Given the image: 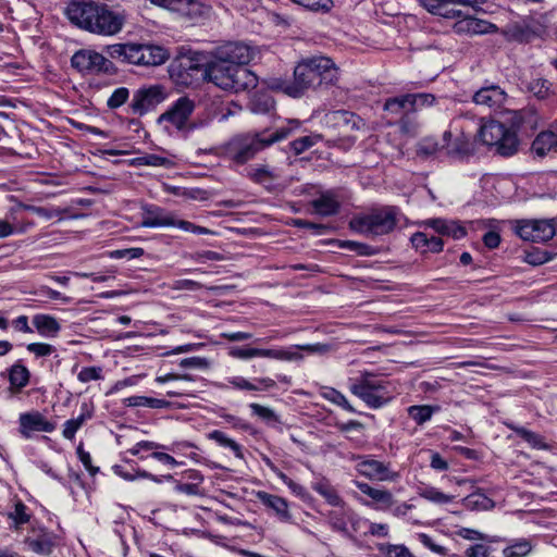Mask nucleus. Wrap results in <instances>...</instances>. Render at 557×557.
<instances>
[{
  "mask_svg": "<svg viewBox=\"0 0 557 557\" xmlns=\"http://www.w3.org/2000/svg\"><path fill=\"white\" fill-rule=\"evenodd\" d=\"M418 2L432 15L455 20L462 16V10L457 7H474L484 3L485 0H418Z\"/></svg>",
  "mask_w": 557,
  "mask_h": 557,
  "instance_id": "9b49d317",
  "label": "nucleus"
},
{
  "mask_svg": "<svg viewBox=\"0 0 557 557\" xmlns=\"http://www.w3.org/2000/svg\"><path fill=\"white\" fill-rule=\"evenodd\" d=\"M150 2L171 11L187 13L188 8L195 3V0H150Z\"/></svg>",
  "mask_w": 557,
  "mask_h": 557,
  "instance_id": "3c124183",
  "label": "nucleus"
},
{
  "mask_svg": "<svg viewBox=\"0 0 557 557\" xmlns=\"http://www.w3.org/2000/svg\"><path fill=\"white\" fill-rule=\"evenodd\" d=\"M20 433L29 438L35 432H52L55 426L38 411L22 413L18 418Z\"/></svg>",
  "mask_w": 557,
  "mask_h": 557,
  "instance_id": "a211bd4d",
  "label": "nucleus"
},
{
  "mask_svg": "<svg viewBox=\"0 0 557 557\" xmlns=\"http://www.w3.org/2000/svg\"><path fill=\"white\" fill-rule=\"evenodd\" d=\"M141 44H114L108 46V54L121 62L141 65Z\"/></svg>",
  "mask_w": 557,
  "mask_h": 557,
  "instance_id": "6ab92c4d",
  "label": "nucleus"
},
{
  "mask_svg": "<svg viewBox=\"0 0 557 557\" xmlns=\"http://www.w3.org/2000/svg\"><path fill=\"white\" fill-rule=\"evenodd\" d=\"M356 470L361 475L374 481H396L399 476L397 472L389 469L388 465L375 459H362L356 465Z\"/></svg>",
  "mask_w": 557,
  "mask_h": 557,
  "instance_id": "f3484780",
  "label": "nucleus"
},
{
  "mask_svg": "<svg viewBox=\"0 0 557 557\" xmlns=\"http://www.w3.org/2000/svg\"><path fill=\"white\" fill-rule=\"evenodd\" d=\"M368 531L364 534H370L376 537H387L389 535V527L386 523H376L368 521Z\"/></svg>",
  "mask_w": 557,
  "mask_h": 557,
  "instance_id": "774afa93",
  "label": "nucleus"
},
{
  "mask_svg": "<svg viewBox=\"0 0 557 557\" xmlns=\"http://www.w3.org/2000/svg\"><path fill=\"white\" fill-rule=\"evenodd\" d=\"M72 66L82 73H110L113 64L104 55L94 50H79L71 59Z\"/></svg>",
  "mask_w": 557,
  "mask_h": 557,
  "instance_id": "f8f14e48",
  "label": "nucleus"
},
{
  "mask_svg": "<svg viewBox=\"0 0 557 557\" xmlns=\"http://www.w3.org/2000/svg\"><path fill=\"white\" fill-rule=\"evenodd\" d=\"M311 11H327L331 8L332 0H292Z\"/></svg>",
  "mask_w": 557,
  "mask_h": 557,
  "instance_id": "680f3d73",
  "label": "nucleus"
},
{
  "mask_svg": "<svg viewBox=\"0 0 557 557\" xmlns=\"http://www.w3.org/2000/svg\"><path fill=\"white\" fill-rule=\"evenodd\" d=\"M257 497L264 506L274 510L280 519L285 521L290 519L288 504L285 498L267 492H258Z\"/></svg>",
  "mask_w": 557,
  "mask_h": 557,
  "instance_id": "7c9ffc66",
  "label": "nucleus"
},
{
  "mask_svg": "<svg viewBox=\"0 0 557 557\" xmlns=\"http://www.w3.org/2000/svg\"><path fill=\"white\" fill-rule=\"evenodd\" d=\"M203 81L212 83L224 91L240 92L258 85L255 73L244 66L232 65L212 58L201 65Z\"/></svg>",
  "mask_w": 557,
  "mask_h": 557,
  "instance_id": "20e7f679",
  "label": "nucleus"
},
{
  "mask_svg": "<svg viewBox=\"0 0 557 557\" xmlns=\"http://www.w3.org/2000/svg\"><path fill=\"white\" fill-rule=\"evenodd\" d=\"M532 550L530 541L518 540L503 549L504 557H525Z\"/></svg>",
  "mask_w": 557,
  "mask_h": 557,
  "instance_id": "a18cd8bd",
  "label": "nucleus"
},
{
  "mask_svg": "<svg viewBox=\"0 0 557 557\" xmlns=\"http://www.w3.org/2000/svg\"><path fill=\"white\" fill-rule=\"evenodd\" d=\"M325 121L333 127L354 131L360 129L363 125V121L352 112L346 110H336L325 114Z\"/></svg>",
  "mask_w": 557,
  "mask_h": 557,
  "instance_id": "4be33fe9",
  "label": "nucleus"
},
{
  "mask_svg": "<svg viewBox=\"0 0 557 557\" xmlns=\"http://www.w3.org/2000/svg\"><path fill=\"white\" fill-rule=\"evenodd\" d=\"M419 495L420 497L438 505L451 503L454 499L453 495L444 494L443 492L433 486L420 488Z\"/></svg>",
  "mask_w": 557,
  "mask_h": 557,
  "instance_id": "49530a36",
  "label": "nucleus"
},
{
  "mask_svg": "<svg viewBox=\"0 0 557 557\" xmlns=\"http://www.w3.org/2000/svg\"><path fill=\"white\" fill-rule=\"evenodd\" d=\"M329 524L333 531L342 533L344 536L351 539L352 534L347 527L348 516L343 511H330Z\"/></svg>",
  "mask_w": 557,
  "mask_h": 557,
  "instance_id": "79ce46f5",
  "label": "nucleus"
},
{
  "mask_svg": "<svg viewBox=\"0 0 557 557\" xmlns=\"http://www.w3.org/2000/svg\"><path fill=\"white\" fill-rule=\"evenodd\" d=\"M294 348H297L299 350H305L309 354H318V355H325L333 350V345L325 344V343H315V344H307V345H297Z\"/></svg>",
  "mask_w": 557,
  "mask_h": 557,
  "instance_id": "e2e57ef3",
  "label": "nucleus"
},
{
  "mask_svg": "<svg viewBox=\"0 0 557 557\" xmlns=\"http://www.w3.org/2000/svg\"><path fill=\"white\" fill-rule=\"evenodd\" d=\"M196 108L195 101L187 96L180 97L159 116L160 123H169L177 131H183Z\"/></svg>",
  "mask_w": 557,
  "mask_h": 557,
  "instance_id": "ddd939ff",
  "label": "nucleus"
},
{
  "mask_svg": "<svg viewBox=\"0 0 557 557\" xmlns=\"http://www.w3.org/2000/svg\"><path fill=\"white\" fill-rule=\"evenodd\" d=\"M166 98L164 88L161 85H151L137 89L132 97L129 103L131 112L141 116L153 110L158 104Z\"/></svg>",
  "mask_w": 557,
  "mask_h": 557,
  "instance_id": "1a4fd4ad",
  "label": "nucleus"
},
{
  "mask_svg": "<svg viewBox=\"0 0 557 557\" xmlns=\"http://www.w3.org/2000/svg\"><path fill=\"white\" fill-rule=\"evenodd\" d=\"M299 126L300 122L298 120H289L287 126H283L273 133L264 131L236 135L223 145L222 156L236 164H245L261 150L286 139Z\"/></svg>",
  "mask_w": 557,
  "mask_h": 557,
  "instance_id": "7ed1b4c3",
  "label": "nucleus"
},
{
  "mask_svg": "<svg viewBox=\"0 0 557 557\" xmlns=\"http://www.w3.org/2000/svg\"><path fill=\"white\" fill-rule=\"evenodd\" d=\"M462 505L469 510H491L495 502L481 492H475L462 499Z\"/></svg>",
  "mask_w": 557,
  "mask_h": 557,
  "instance_id": "c9c22d12",
  "label": "nucleus"
},
{
  "mask_svg": "<svg viewBox=\"0 0 557 557\" xmlns=\"http://www.w3.org/2000/svg\"><path fill=\"white\" fill-rule=\"evenodd\" d=\"M410 242L412 246L421 253H437L441 252L444 247V243L441 237L429 236L424 232H417L412 234Z\"/></svg>",
  "mask_w": 557,
  "mask_h": 557,
  "instance_id": "a878e982",
  "label": "nucleus"
},
{
  "mask_svg": "<svg viewBox=\"0 0 557 557\" xmlns=\"http://www.w3.org/2000/svg\"><path fill=\"white\" fill-rule=\"evenodd\" d=\"M349 391L372 409L385 406L393 398L388 391V382L369 371L360 372L359 376L349 379Z\"/></svg>",
  "mask_w": 557,
  "mask_h": 557,
  "instance_id": "423d86ee",
  "label": "nucleus"
},
{
  "mask_svg": "<svg viewBox=\"0 0 557 557\" xmlns=\"http://www.w3.org/2000/svg\"><path fill=\"white\" fill-rule=\"evenodd\" d=\"M256 55V48L243 41H226L211 51V57L232 65L244 66Z\"/></svg>",
  "mask_w": 557,
  "mask_h": 557,
  "instance_id": "6e6552de",
  "label": "nucleus"
},
{
  "mask_svg": "<svg viewBox=\"0 0 557 557\" xmlns=\"http://www.w3.org/2000/svg\"><path fill=\"white\" fill-rule=\"evenodd\" d=\"M252 413L264 421H278L276 413L269 407L252 403L249 405Z\"/></svg>",
  "mask_w": 557,
  "mask_h": 557,
  "instance_id": "052dcab7",
  "label": "nucleus"
},
{
  "mask_svg": "<svg viewBox=\"0 0 557 557\" xmlns=\"http://www.w3.org/2000/svg\"><path fill=\"white\" fill-rule=\"evenodd\" d=\"M518 436L529 443L533 448L536 449H548L549 446L544 442V438L535 432L527 430L522 426L508 425Z\"/></svg>",
  "mask_w": 557,
  "mask_h": 557,
  "instance_id": "a19ab883",
  "label": "nucleus"
},
{
  "mask_svg": "<svg viewBox=\"0 0 557 557\" xmlns=\"http://www.w3.org/2000/svg\"><path fill=\"white\" fill-rule=\"evenodd\" d=\"M532 150L539 157L557 152V133L553 131L541 132L533 140Z\"/></svg>",
  "mask_w": 557,
  "mask_h": 557,
  "instance_id": "cd10ccee",
  "label": "nucleus"
},
{
  "mask_svg": "<svg viewBox=\"0 0 557 557\" xmlns=\"http://www.w3.org/2000/svg\"><path fill=\"white\" fill-rule=\"evenodd\" d=\"M338 79V69L326 57H313L299 62L294 70V81L275 79L271 83L272 89H280L286 95L298 98L306 90L322 85H334Z\"/></svg>",
  "mask_w": 557,
  "mask_h": 557,
  "instance_id": "f03ea898",
  "label": "nucleus"
},
{
  "mask_svg": "<svg viewBox=\"0 0 557 557\" xmlns=\"http://www.w3.org/2000/svg\"><path fill=\"white\" fill-rule=\"evenodd\" d=\"M9 380L13 387L21 389L28 384L29 371L22 364H14L10 369Z\"/></svg>",
  "mask_w": 557,
  "mask_h": 557,
  "instance_id": "37998d69",
  "label": "nucleus"
},
{
  "mask_svg": "<svg viewBox=\"0 0 557 557\" xmlns=\"http://www.w3.org/2000/svg\"><path fill=\"white\" fill-rule=\"evenodd\" d=\"M140 55L141 65L146 66H157L163 64L169 59V53L164 48L153 45L141 44Z\"/></svg>",
  "mask_w": 557,
  "mask_h": 557,
  "instance_id": "2f4dec72",
  "label": "nucleus"
},
{
  "mask_svg": "<svg viewBox=\"0 0 557 557\" xmlns=\"http://www.w3.org/2000/svg\"><path fill=\"white\" fill-rule=\"evenodd\" d=\"M145 253L143 248L134 247L127 249H117L111 252V257L115 259H137L140 258Z\"/></svg>",
  "mask_w": 557,
  "mask_h": 557,
  "instance_id": "338daca9",
  "label": "nucleus"
},
{
  "mask_svg": "<svg viewBox=\"0 0 557 557\" xmlns=\"http://www.w3.org/2000/svg\"><path fill=\"white\" fill-rule=\"evenodd\" d=\"M507 97V92L503 87L485 81L483 86L472 95V101L478 106L496 110L505 104Z\"/></svg>",
  "mask_w": 557,
  "mask_h": 557,
  "instance_id": "2eb2a0df",
  "label": "nucleus"
},
{
  "mask_svg": "<svg viewBox=\"0 0 557 557\" xmlns=\"http://www.w3.org/2000/svg\"><path fill=\"white\" fill-rule=\"evenodd\" d=\"M338 246L343 249L354 251L359 256H372L375 252L372 246L355 240H341Z\"/></svg>",
  "mask_w": 557,
  "mask_h": 557,
  "instance_id": "864d4df0",
  "label": "nucleus"
},
{
  "mask_svg": "<svg viewBox=\"0 0 557 557\" xmlns=\"http://www.w3.org/2000/svg\"><path fill=\"white\" fill-rule=\"evenodd\" d=\"M314 212L322 216L335 215L338 213L341 203L333 190L322 193L311 201Z\"/></svg>",
  "mask_w": 557,
  "mask_h": 557,
  "instance_id": "393cba45",
  "label": "nucleus"
},
{
  "mask_svg": "<svg viewBox=\"0 0 557 557\" xmlns=\"http://www.w3.org/2000/svg\"><path fill=\"white\" fill-rule=\"evenodd\" d=\"M8 518L13 522L12 528L18 530L21 525L29 522L30 515L27 512L26 505L22 500H17L13 511L8 513Z\"/></svg>",
  "mask_w": 557,
  "mask_h": 557,
  "instance_id": "c03bdc74",
  "label": "nucleus"
},
{
  "mask_svg": "<svg viewBox=\"0 0 557 557\" xmlns=\"http://www.w3.org/2000/svg\"><path fill=\"white\" fill-rule=\"evenodd\" d=\"M354 484L361 493L369 496L376 504H380L382 508H389L393 506L394 497L389 491L376 488L360 481H354Z\"/></svg>",
  "mask_w": 557,
  "mask_h": 557,
  "instance_id": "bb28decb",
  "label": "nucleus"
},
{
  "mask_svg": "<svg viewBox=\"0 0 557 557\" xmlns=\"http://www.w3.org/2000/svg\"><path fill=\"white\" fill-rule=\"evenodd\" d=\"M129 407H148V408H168L170 403L165 399H159L147 396H131L124 400Z\"/></svg>",
  "mask_w": 557,
  "mask_h": 557,
  "instance_id": "ea45409f",
  "label": "nucleus"
},
{
  "mask_svg": "<svg viewBox=\"0 0 557 557\" xmlns=\"http://www.w3.org/2000/svg\"><path fill=\"white\" fill-rule=\"evenodd\" d=\"M456 20L457 22L455 23L454 28L457 33H468L476 35L496 30V26L494 24L480 18L468 16L463 12L462 16Z\"/></svg>",
  "mask_w": 557,
  "mask_h": 557,
  "instance_id": "b1692460",
  "label": "nucleus"
},
{
  "mask_svg": "<svg viewBox=\"0 0 557 557\" xmlns=\"http://www.w3.org/2000/svg\"><path fill=\"white\" fill-rule=\"evenodd\" d=\"M420 225L430 227L441 235L450 236L460 239L466 236L467 232L457 221L441 218L428 219L420 222Z\"/></svg>",
  "mask_w": 557,
  "mask_h": 557,
  "instance_id": "aec40b11",
  "label": "nucleus"
},
{
  "mask_svg": "<svg viewBox=\"0 0 557 557\" xmlns=\"http://www.w3.org/2000/svg\"><path fill=\"white\" fill-rule=\"evenodd\" d=\"M207 437L214 441L218 445L231 449L236 458L244 459L243 447L224 432L213 430L207 434Z\"/></svg>",
  "mask_w": 557,
  "mask_h": 557,
  "instance_id": "f704fd0d",
  "label": "nucleus"
},
{
  "mask_svg": "<svg viewBox=\"0 0 557 557\" xmlns=\"http://www.w3.org/2000/svg\"><path fill=\"white\" fill-rule=\"evenodd\" d=\"M65 15L79 29L99 36L119 34L127 20L124 10L112 8L99 0H70Z\"/></svg>",
  "mask_w": 557,
  "mask_h": 557,
  "instance_id": "f257e3e1",
  "label": "nucleus"
},
{
  "mask_svg": "<svg viewBox=\"0 0 557 557\" xmlns=\"http://www.w3.org/2000/svg\"><path fill=\"white\" fill-rule=\"evenodd\" d=\"M451 137L453 133L450 131H446L443 134V140L445 143L443 148L447 150V153L463 157L473 152V146L469 136L459 134L454 139Z\"/></svg>",
  "mask_w": 557,
  "mask_h": 557,
  "instance_id": "5701e85b",
  "label": "nucleus"
},
{
  "mask_svg": "<svg viewBox=\"0 0 557 557\" xmlns=\"http://www.w3.org/2000/svg\"><path fill=\"white\" fill-rule=\"evenodd\" d=\"M438 410V406L414 405L408 408V414L418 425H422L430 421L432 416Z\"/></svg>",
  "mask_w": 557,
  "mask_h": 557,
  "instance_id": "e433bc0d",
  "label": "nucleus"
},
{
  "mask_svg": "<svg viewBox=\"0 0 557 557\" xmlns=\"http://www.w3.org/2000/svg\"><path fill=\"white\" fill-rule=\"evenodd\" d=\"M92 417L91 411L88 409L87 405L84 404L82 407V412L77 418L70 419L65 421L63 424L62 435L66 440H73L75 437L76 432L83 426V424Z\"/></svg>",
  "mask_w": 557,
  "mask_h": 557,
  "instance_id": "72a5a7b5",
  "label": "nucleus"
},
{
  "mask_svg": "<svg viewBox=\"0 0 557 557\" xmlns=\"http://www.w3.org/2000/svg\"><path fill=\"white\" fill-rule=\"evenodd\" d=\"M516 233L523 240L547 242L555 235V226L547 220H527L517 225Z\"/></svg>",
  "mask_w": 557,
  "mask_h": 557,
  "instance_id": "4468645a",
  "label": "nucleus"
},
{
  "mask_svg": "<svg viewBox=\"0 0 557 557\" xmlns=\"http://www.w3.org/2000/svg\"><path fill=\"white\" fill-rule=\"evenodd\" d=\"M25 544L29 549L39 555H50L54 547L52 534L44 530H41L36 536L26 537Z\"/></svg>",
  "mask_w": 557,
  "mask_h": 557,
  "instance_id": "c756f323",
  "label": "nucleus"
},
{
  "mask_svg": "<svg viewBox=\"0 0 557 557\" xmlns=\"http://www.w3.org/2000/svg\"><path fill=\"white\" fill-rule=\"evenodd\" d=\"M134 163L137 165L162 166L165 169H170L174 165V162L171 159L154 153L137 157L134 160Z\"/></svg>",
  "mask_w": 557,
  "mask_h": 557,
  "instance_id": "de8ad7c7",
  "label": "nucleus"
},
{
  "mask_svg": "<svg viewBox=\"0 0 557 557\" xmlns=\"http://www.w3.org/2000/svg\"><path fill=\"white\" fill-rule=\"evenodd\" d=\"M228 383L236 389L250 392L267 391L276 386L271 377H259L256 379V383H252L243 376H233L228 379Z\"/></svg>",
  "mask_w": 557,
  "mask_h": 557,
  "instance_id": "c85d7f7f",
  "label": "nucleus"
},
{
  "mask_svg": "<svg viewBox=\"0 0 557 557\" xmlns=\"http://www.w3.org/2000/svg\"><path fill=\"white\" fill-rule=\"evenodd\" d=\"M278 177L276 173L271 171L268 166H260L253 170L251 178L259 184H262L265 188L271 189L273 182Z\"/></svg>",
  "mask_w": 557,
  "mask_h": 557,
  "instance_id": "8fccbe9b",
  "label": "nucleus"
},
{
  "mask_svg": "<svg viewBox=\"0 0 557 557\" xmlns=\"http://www.w3.org/2000/svg\"><path fill=\"white\" fill-rule=\"evenodd\" d=\"M400 216L401 212L398 207L383 206L355 214L350 219L348 226L358 234L384 236L394 232L399 223Z\"/></svg>",
  "mask_w": 557,
  "mask_h": 557,
  "instance_id": "39448f33",
  "label": "nucleus"
},
{
  "mask_svg": "<svg viewBox=\"0 0 557 557\" xmlns=\"http://www.w3.org/2000/svg\"><path fill=\"white\" fill-rule=\"evenodd\" d=\"M478 137L482 144L495 147L496 152L503 157H510L518 151L516 133L495 120L482 123Z\"/></svg>",
  "mask_w": 557,
  "mask_h": 557,
  "instance_id": "0eeeda50",
  "label": "nucleus"
},
{
  "mask_svg": "<svg viewBox=\"0 0 557 557\" xmlns=\"http://www.w3.org/2000/svg\"><path fill=\"white\" fill-rule=\"evenodd\" d=\"M173 224L171 226L178 227L185 232H190L198 235L211 234L212 232L203 226L196 225L189 221L180 220L173 214Z\"/></svg>",
  "mask_w": 557,
  "mask_h": 557,
  "instance_id": "6e6d98bb",
  "label": "nucleus"
},
{
  "mask_svg": "<svg viewBox=\"0 0 557 557\" xmlns=\"http://www.w3.org/2000/svg\"><path fill=\"white\" fill-rule=\"evenodd\" d=\"M325 397L329 400H331L333 404L343 408L344 410H346L348 412H355L354 407L350 405V403L348 401L346 396L344 394H342L341 392L332 388L325 394Z\"/></svg>",
  "mask_w": 557,
  "mask_h": 557,
  "instance_id": "13d9d810",
  "label": "nucleus"
},
{
  "mask_svg": "<svg viewBox=\"0 0 557 557\" xmlns=\"http://www.w3.org/2000/svg\"><path fill=\"white\" fill-rule=\"evenodd\" d=\"M141 226L144 227H169L173 224V213L158 206L144 207Z\"/></svg>",
  "mask_w": 557,
  "mask_h": 557,
  "instance_id": "412c9836",
  "label": "nucleus"
},
{
  "mask_svg": "<svg viewBox=\"0 0 557 557\" xmlns=\"http://www.w3.org/2000/svg\"><path fill=\"white\" fill-rule=\"evenodd\" d=\"M228 356L248 360L256 357L270 358L281 361H292L302 359V355L293 349L286 348H256V347H231Z\"/></svg>",
  "mask_w": 557,
  "mask_h": 557,
  "instance_id": "9d476101",
  "label": "nucleus"
},
{
  "mask_svg": "<svg viewBox=\"0 0 557 557\" xmlns=\"http://www.w3.org/2000/svg\"><path fill=\"white\" fill-rule=\"evenodd\" d=\"M408 96L413 112L423 107L433 106L435 102V97L432 94H408Z\"/></svg>",
  "mask_w": 557,
  "mask_h": 557,
  "instance_id": "5fc2aeb1",
  "label": "nucleus"
},
{
  "mask_svg": "<svg viewBox=\"0 0 557 557\" xmlns=\"http://www.w3.org/2000/svg\"><path fill=\"white\" fill-rule=\"evenodd\" d=\"M77 379L82 383H88L90 381L101 380L102 379V368L85 367L79 371Z\"/></svg>",
  "mask_w": 557,
  "mask_h": 557,
  "instance_id": "bf43d9fd",
  "label": "nucleus"
},
{
  "mask_svg": "<svg viewBox=\"0 0 557 557\" xmlns=\"http://www.w3.org/2000/svg\"><path fill=\"white\" fill-rule=\"evenodd\" d=\"M321 140V135L304 136L290 143V148L295 154H300Z\"/></svg>",
  "mask_w": 557,
  "mask_h": 557,
  "instance_id": "603ef678",
  "label": "nucleus"
},
{
  "mask_svg": "<svg viewBox=\"0 0 557 557\" xmlns=\"http://www.w3.org/2000/svg\"><path fill=\"white\" fill-rule=\"evenodd\" d=\"M180 366L185 369H208L210 367V362L208 359L202 357H189L182 359Z\"/></svg>",
  "mask_w": 557,
  "mask_h": 557,
  "instance_id": "69168bd1",
  "label": "nucleus"
},
{
  "mask_svg": "<svg viewBox=\"0 0 557 557\" xmlns=\"http://www.w3.org/2000/svg\"><path fill=\"white\" fill-rule=\"evenodd\" d=\"M129 97V91L126 87L116 88L109 97L107 104L110 109H116L124 104Z\"/></svg>",
  "mask_w": 557,
  "mask_h": 557,
  "instance_id": "4d7b16f0",
  "label": "nucleus"
},
{
  "mask_svg": "<svg viewBox=\"0 0 557 557\" xmlns=\"http://www.w3.org/2000/svg\"><path fill=\"white\" fill-rule=\"evenodd\" d=\"M312 488L332 506H342L344 504L337 491L327 481H319L313 484Z\"/></svg>",
  "mask_w": 557,
  "mask_h": 557,
  "instance_id": "4c0bfd02",
  "label": "nucleus"
},
{
  "mask_svg": "<svg viewBox=\"0 0 557 557\" xmlns=\"http://www.w3.org/2000/svg\"><path fill=\"white\" fill-rule=\"evenodd\" d=\"M383 110L386 114L391 115L392 119L399 120L404 133L411 132L412 127L409 123V114L413 113V111L408 94L388 98L383 106Z\"/></svg>",
  "mask_w": 557,
  "mask_h": 557,
  "instance_id": "dca6fc26",
  "label": "nucleus"
},
{
  "mask_svg": "<svg viewBox=\"0 0 557 557\" xmlns=\"http://www.w3.org/2000/svg\"><path fill=\"white\" fill-rule=\"evenodd\" d=\"M30 226L33 225H12L5 220H0V238L9 237L14 233H24Z\"/></svg>",
  "mask_w": 557,
  "mask_h": 557,
  "instance_id": "0e129e2a",
  "label": "nucleus"
},
{
  "mask_svg": "<svg viewBox=\"0 0 557 557\" xmlns=\"http://www.w3.org/2000/svg\"><path fill=\"white\" fill-rule=\"evenodd\" d=\"M274 107V99L268 92H256L250 101L251 111L258 114L269 113Z\"/></svg>",
  "mask_w": 557,
  "mask_h": 557,
  "instance_id": "58836bf2",
  "label": "nucleus"
},
{
  "mask_svg": "<svg viewBox=\"0 0 557 557\" xmlns=\"http://www.w3.org/2000/svg\"><path fill=\"white\" fill-rule=\"evenodd\" d=\"M33 324L38 331V333L42 336H55L60 330L61 325L58 320L50 315L39 313L33 317Z\"/></svg>",
  "mask_w": 557,
  "mask_h": 557,
  "instance_id": "473e14b6",
  "label": "nucleus"
},
{
  "mask_svg": "<svg viewBox=\"0 0 557 557\" xmlns=\"http://www.w3.org/2000/svg\"><path fill=\"white\" fill-rule=\"evenodd\" d=\"M377 549L385 557H416L404 544L383 543L377 545Z\"/></svg>",
  "mask_w": 557,
  "mask_h": 557,
  "instance_id": "09e8293b",
  "label": "nucleus"
}]
</instances>
